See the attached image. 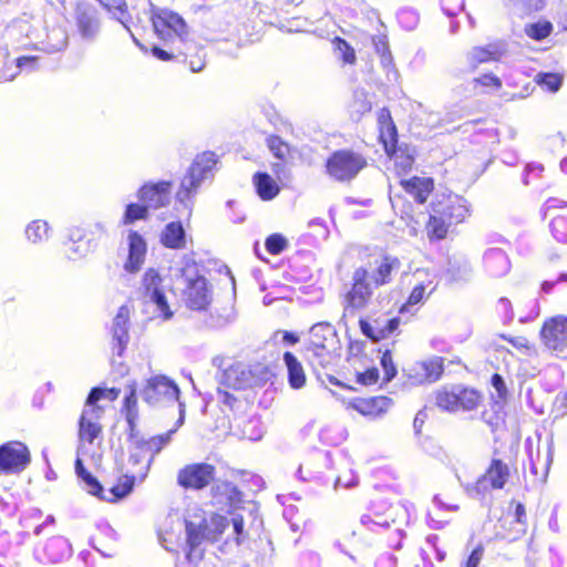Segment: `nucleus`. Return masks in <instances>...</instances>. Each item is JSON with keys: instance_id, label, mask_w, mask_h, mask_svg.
I'll return each mask as SVG.
<instances>
[{"instance_id": "1", "label": "nucleus", "mask_w": 567, "mask_h": 567, "mask_svg": "<svg viewBox=\"0 0 567 567\" xmlns=\"http://www.w3.org/2000/svg\"><path fill=\"white\" fill-rule=\"evenodd\" d=\"M470 206L466 199L458 195L449 194L434 200L427 208V219L424 231L430 243L447 238L450 228L464 223L470 217Z\"/></svg>"}, {"instance_id": "2", "label": "nucleus", "mask_w": 567, "mask_h": 567, "mask_svg": "<svg viewBox=\"0 0 567 567\" xmlns=\"http://www.w3.org/2000/svg\"><path fill=\"white\" fill-rule=\"evenodd\" d=\"M340 350V340L329 323H317L311 327L303 344L302 353L316 373L332 367Z\"/></svg>"}, {"instance_id": "3", "label": "nucleus", "mask_w": 567, "mask_h": 567, "mask_svg": "<svg viewBox=\"0 0 567 567\" xmlns=\"http://www.w3.org/2000/svg\"><path fill=\"white\" fill-rule=\"evenodd\" d=\"M379 142L388 158L393 164L396 176L403 178L412 171L415 157L406 144H399L398 127L389 107H382L377 115Z\"/></svg>"}, {"instance_id": "4", "label": "nucleus", "mask_w": 567, "mask_h": 567, "mask_svg": "<svg viewBox=\"0 0 567 567\" xmlns=\"http://www.w3.org/2000/svg\"><path fill=\"white\" fill-rule=\"evenodd\" d=\"M434 405L445 413H476L484 406L485 394L476 386L464 383L444 384L433 393Z\"/></svg>"}, {"instance_id": "5", "label": "nucleus", "mask_w": 567, "mask_h": 567, "mask_svg": "<svg viewBox=\"0 0 567 567\" xmlns=\"http://www.w3.org/2000/svg\"><path fill=\"white\" fill-rule=\"evenodd\" d=\"M228 526V518L218 513H213L209 517H204L198 523L187 520L185 523L187 561L197 564L203 560L205 549L200 546L204 543H217Z\"/></svg>"}, {"instance_id": "6", "label": "nucleus", "mask_w": 567, "mask_h": 567, "mask_svg": "<svg viewBox=\"0 0 567 567\" xmlns=\"http://www.w3.org/2000/svg\"><path fill=\"white\" fill-rule=\"evenodd\" d=\"M367 166L368 159L363 154L341 148L329 154L324 162V172L334 182L349 183Z\"/></svg>"}, {"instance_id": "7", "label": "nucleus", "mask_w": 567, "mask_h": 567, "mask_svg": "<svg viewBox=\"0 0 567 567\" xmlns=\"http://www.w3.org/2000/svg\"><path fill=\"white\" fill-rule=\"evenodd\" d=\"M172 432L173 431H169L154 435L147 440L136 441L128 456L130 468L127 474L134 476L136 481L144 480L155 455L171 441Z\"/></svg>"}, {"instance_id": "8", "label": "nucleus", "mask_w": 567, "mask_h": 567, "mask_svg": "<svg viewBox=\"0 0 567 567\" xmlns=\"http://www.w3.org/2000/svg\"><path fill=\"white\" fill-rule=\"evenodd\" d=\"M185 287L182 291L185 305L192 310H205L213 299V291L204 275L199 274L195 262H187L182 268Z\"/></svg>"}, {"instance_id": "9", "label": "nucleus", "mask_w": 567, "mask_h": 567, "mask_svg": "<svg viewBox=\"0 0 567 567\" xmlns=\"http://www.w3.org/2000/svg\"><path fill=\"white\" fill-rule=\"evenodd\" d=\"M401 267L399 257L379 250L368 254L364 264L358 268H365L369 272V281L374 288H379L391 284Z\"/></svg>"}, {"instance_id": "10", "label": "nucleus", "mask_w": 567, "mask_h": 567, "mask_svg": "<svg viewBox=\"0 0 567 567\" xmlns=\"http://www.w3.org/2000/svg\"><path fill=\"white\" fill-rule=\"evenodd\" d=\"M151 22L156 35L164 42L179 40L183 44L187 41L188 27L184 19L169 10L153 12Z\"/></svg>"}, {"instance_id": "11", "label": "nucleus", "mask_w": 567, "mask_h": 567, "mask_svg": "<svg viewBox=\"0 0 567 567\" xmlns=\"http://www.w3.org/2000/svg\"><path fill=\"white\" fill-rule=\"evenodd\" d=\"M216 472V466L207 462L188 463L178 470L176 482L185 491H203L213 484Z\"/></svg>"}, {"instance_id": "12", "label": "nucleus", "mask_w": 567, "mask_h": 567, "mask_svg": "<svg viewBox=\"0 0 567 567\" xmlns=\"http://www.w3.org/2000/svg\"><path fill=\"white\" fill-rule=\"evenodd\" d=\"M540 340L546 349L556 357L567 358V317L556 315L547 318L539 331Z\"/></svg>"}, {"instance_id": "13", "label": "nucleus", "mask_w": 567, "mask_h": 567, "mask_svg": "<svg viewBox=\"0 0 567 567\" xmlns=\"http://www.w3.org/2000/svg\"><path fill=\"white\" fill-rule=\"evenodd\" d=\"M374 286L369 281L365 268H355L352 272L350 288L342 297L346 310L357 311L368 307L373 297Z\"/></svg>"}, {"instance_id": "14", "label": "nucleus", "mask_w": 567, "mask_h": 567, "mask_svg": "<svg viewBox=\"0 0 567 567\" xmlns=\"http://www.w3.org/2000/svg\"><path fill=\"white\" fill-rule=\"evenodd\" d=\"M143 400L150 405L173 403L179 398L177 384L165 375H154L146 380L142 390Z\"/></svg>"}, {"instance_id": "15", "label": "nucleus", "mask_w": 567, "mask_h": 567, "mask_svg": "<svg viewBox=\"0 0 567 567\" xmlns=\"http://www.w3.org/2000/svg\"><path fill=\"white\" fill-rule=\"evenodd\" d=\"M31 462L30 451L19 441H9L0 445V473H20Z\"/></svg>"}, {"instance_id": "16", "label": "nucleus", "mask_w": 567, "mask_h": 567, "mask_svg": "<svg viewBox=\"0 0 567 567\" xmlns=\"http://www.w3.org/2000/svg\"><path fill=\"white\" fill-rule=\"evenodd\" d=\"M173 182L158 181L144 183L137 190V197L148 209H159L171 202Z\"/></svg>"}, {"instance_id": "17", "label": "nucleus", "mask_w": 567, "mask_h": 567, "mask_svg": "<svg viewBox=\"0 0 567 567\" xmlns=\"http://www.w3.org/2000/svg\"><path fill=\"white\" fill-rule=\"evenodd\" d=\"M445 360L434 355L416 361L410 370L408 378L414 384H431L437 382L444 374Z\"/></svg>"}, {"instance_id": "18", "label": "nucleus", "mask_w": 567, "mask_h": 567, "mask_svg": "<svg viewBox=\"0 0 567 567\" xmlns=\"http://www.w3.org/2000/svg\"><path fill=\"white\" fill-rule=\"evenodd\" d=\"M399 186L417 205H425L435 190V181L430 176H405L400 178Z\"/></svg>"}, {"instance_id": "19", "label": "nucleus", "mask_w": 567, "mask_h": 567, "mask_svg": "<svg viewBox=\"0 0 567 567\" xmlns=\"http://www.w3.org/2000/svg\"><path fill=\"white\" fill-rule=\"evenodd\" d=\"M104 413L94 409H83L78 422V439L81 443L93 444L103 435Z\"/></svg>"}, {"instance_id": "20", "label": "nucleus", "mask_w": 567, "mask_h": 567, "mask_svg": "<svg viewBox=\"0 0 567 567\" xmlns=\"http://www.w3.org/2000/svg\"><path fill=\"white\" fill-rule=\"evenodd\" d=\"M131 317V308L123 305L118 308L116 316L113 319L111 328V348L113 353L121 357L130 341L128 324Z\"/></svg>"}, {"instance_id": "21", "label": "nucleus", "mask_w": 567, "mask_h": 567, "mask_svg": "<svg viewBox=\"0 0 567 567\" xmlns=\"http://www.w3.org/2000/svg\"><path fill=\"white\" fill-rule=\"evenodd\" d=\"M546 215L550 218L549 228L559 243L567 241V203L550 198L546 203Z\"/></svg>"}, {"instance_id": "22", "label": "nucleus", "mask_w": 567, "mask_h": 567, "mask_svg": "<svg viewBox=\"0 0 567 567\" xmlns=\"http://www.w3.org/2000/svg\"><path fill=\"white\" fill-rule=\"evenodd\" d=\"M390 404L391 400L385 395L359 396L349 400L347 409L353 410L365 417L375 419L384 414L390 408Z\"/></svg>"}, {"instance_id": "23", "label": "nucleus", "mask_w": 567, "mask_h": 567, "mask_svg": "<svg viewBox=\"0 0 567 567\" xmlns=\"http://www.w3.org/2000/svg\"><path fill=\"white\" fill-rule=\"evenodd\" d=\"M400 326V318L393 317L389 319L384 324L380 321V319L375 318L371 321L361 318L359 320V327L367 338L372 340L373 342H379L384 339L391 337L395 331H398Z\"/></svg>"}, {"instance_id": "24", "label": "nucleus", "mask_w": 567, "mask_h": 567, "mask_svg": "<svg viewBox=\"0 0 567 567\" xmlns=\"http://www.w3.org/2000/svg\"><path fill=\"white\" fill-rule=\"evenodd\" d=\"M210 496L216 505L227 507L229 509L238 508L244 499L239 488L228 481H219L210 488Z\"/></svg>"}, {"instance_id": "25", "label": "nucleus", "mask_w": 567, "mask_h": 567, "mask_svg": "<svg viewBox=\"0 0 567 567\" xmlns=\"http://www.w3.org/2000/svg\"><path fill=\"white\" fill-rule=\"evenodd\" d=\"M509 477V466L501 458H493L484 474L478 478L477 485H484V488L502 489Z\"/></svg>"}, {"instance_id": "26", "label": "nucleus", "mask_w": 567, "mask_h": 567, "mask_svg": "<svg viewBox=\"0 0 567 567\" xmlns=\"http://www.w3.org/2000/svg\"><path fill=\"white\" fill-rule=\"evenodd\" d=\"M266 145L279 162L272 164V171L275 175L279 178L280 174L284 173L285 166L292 159L293 157V148L289 143L284 141L279 135L272 134L267 137Z\"/></svg>"}, {"instance_id": "27", "label": "nucleus", "mask_w": 567, "mask_h": 567, "mask_svg": "<svg viewBox=\"0 0 567 567\" xmlns=\"http://www.w3.org/2000/svg\"><path fill=\"white\" fill-rule=\"evenodd\" d=\"M146 255V243L144 238L135 230L128 233V256L124 268L128 272H136L144 264Z\"/></svg>"}, {"instance_id": "28", "label": "nucleus", "mask_w": 567, "mask_h": 567, "mask_svg": "<svg viewBox=\"0 0 567 567\" xmlns=\"http://www.w3.org/2000/svg\"><path fill=\"white\" fill-rule=\"evenodd\" d=\"M251 182L256 194L264 202L272 200L281 190L278 182L267 172H256Z\"/></svg>"}, {"instance_id": "29", "label": "nucleus", "mask_w": 567, "mask_h": 567, "mask_svg": "<svg viewBox=\"0 0 567 567\" xmlns=\"http://www.w3.org/2000/svg\"><path fill=\"white\" fill-rule=\"evenodd\" d=\"M506 50L501 43L474 47L470 54V64L473 69L488 62H497L505 54Z\"/></svg>"}, {"instance_id": "30", "label": "nucleus", "mask_w": 567, "mask_h": 567, "mask_svg": "<svg viewBox=\"0 0 567 567\" xmlns=\"http://www.w3.org/2000/svg\"><path fill=\"white\" fill-rule=\"evenodd\" d=\"M181 59L178 62L184 63L192 72H200L205 68V58L203 49L193 41H186L178 47Z\"/></svg>"}, {"instance_id": "31", "label": "nucleus", "mask_w": 567, "mask_h": 567, "mask_svg": "<svg viewBox=\"0 0 567 567\" xmlns=\"http://www.w3.org/2000/svg\"><path fill=\"white\" fill-rule=\"evenodd\" d=\"M282 359L287 367L288 383L290 388L295 390L303 388L307 382V375L302 363L292 352L289 351L284 353Z\"/></svg>"}, {"instance_id": "32", "label": "nucleus", "mask_w": 567, "mask_h": 567, "mask_svg": "<svg viewBox=\"0 0 567 567\" xmlns=\"http://www.w3.org/2000/svg\"><path fill=\"white\" fill-rule=\"evenodd\" d=\"M161 244L169 249H183L186 246V233L181 221H171L164 227Z\"/></svg>"}, {"instance_id": "33", "label": "nucleus", "mask_w": 567, "mask_h": 567, "mask_svg": "<svg viewBox=\"0 0 567 567\" xmlns=\"http://www.w3.org/2000/svg\"><path fill=\"white\" fill-rule=\"evenodd\" d=\"M204 177L197 173L196 166H189L177 190V199L183 203L190 200L197 193Z\"/></svg>"}, {"instance_id": "34", "label": "nucleus", "mask_w": 567, "mask_h": 567, "mask_svg": "<svg viewBox=\"0 0 567 567\" xmlns=\"http://www.w3.org/2000/svg\"><path fill=\"white\" fill-rule=\"evenodd\" d=\"M164 291L163 278L154 268H148L143 274L140 287V298L145 301L151 297Z\"/></svg>"}, {"instance_id": "35", "label": "nucleus", "mask_w": 567, "mask_h": 567, "mask_svg": "<svg viewBox=\"0 0 567 567\" xmlns=\"http://www.w3.org/2000/svg\"><path fill=\"white\" fill-rule=\"evenodd\" d=\"M128 392L125 395L122 404V413L128 424L130 431L133 432L138 417V399L135 382L127 385Z\"/></svg>"}, {"instance_id": "36", "label": "nucleus", "mask_w": 567, "mask_h": 567, "mask_svg": "<svg viewBox=\"0 0 567 567\" xmlns=\"http://www.w3.org/2000/svg\"><path fill=\"white\" fill-rule=\"evenodd\" d=\"M135 482L136 480L134 476H131L127 473L121 475L116 480L115 484L109 489V495L103 493L101 499L114 503L124 498L133 491Z\"/></svg>"}, {"instance_id": "37", "label": "nucleus", "mask_w": 567, "mask_h": 567, "mask_svg": "<svg viewBox=\"0 0 567 567\" xmlns=\"http://www.w3.org/2000/svg\"><path fill=\"white\" fill-rule=\"evenodd\" d=\"M75 472L78 477L83 483V488L89 494L101 498L104 492L103 486L101 485L99 480L84 467L82 460L79 457L75 460Z\"/></svg>"}, {"instance_id": "38", "label": "nucleus", "mask_w": 567, "mask_h": 567, "mask_svg": "<svg viewBox=\"0 0 567 567\" xmlns=\"http://www.w3.org/2000/svg\"><path fill=\"white\" fill-rule=\"evenodd\" d=\"M76 25L80 32L85 37H91L96 29V19L94 12L89 8L78 7Z\"/></svg>"}, {"instance_id": "39", "label": "nucleus", "mask_w": 567, "mask_h": 567, "mask_svg": "<svg viewBox=\"0 0 567 567\" xmlns=\"http://www.w3.org/2000/svg\"><path fill=\"white\" fill-rule=\"evenodd\" d=\"M553 30V23L547 20H539L537 22L526 24L524 28L525 34L535 41H542L548 38Z\"/></svg>"}, {"instance_id": "40", "label": "nucleus", "mask_w": 567, "mask_h": 567, "mask_svg": "<svg viewBox=\"0 0 567 567\" xmlns=\"http://www.w3.org/2000/svg\"><path fill=\"white\" fill-rule=\"evenodd\" d=\"M331 43L334 52H337L340 55V59L343 64H355V51L347 40L337 35L331 40Z\"/></svg>"}, {"instance_id": "41", "label": "nucleus", "mask_w": 567, "mask_h": 567, "mask_svg": "<svg viewBox=\"0 0 567 567\" xmlns=\"http://www.w3.org/2000/svg\"><path fill=\"white\" fill-rule=\"evenodd\" d=\"M148 207L143 203H131L126 205L121 223L126 226L137 220H145L148 218Z\"/></svg>"}, {"instance_id": "42", "label": "nucleus", "mask_w": 567, "mask_h": 567, "mask_svg": "<svg viewBox=\"0 0 567 567\" xmlns=\"http://www.w3.org/2000/svg\"><path fill=\"white\" fill-rule=\"evenodd\" d=\"M535 82L549 92H557L563 83V76L554 72H540L535 76Z\"/></svg>"}, {"instance_id": "43", "label": "nucleus", "mask_w": 567, "mask_h": 567, "mask_svg": "<svg viewBox=\"0 0 567 567\" xmlns=\"http://www.w3.org/2000/svg\"><path fill=\"white\" fill-rule=\"evenodd\" d=\"M361 524L368 529L373 530L381 536L385 532H390V523L386 518L382 519L378 514H365L361 517Z\"/></svg>"}, {"instance_id": "44", "label": "nucleus", "mask_w": 567, "mask_h": 567, "mask_svg": "<svg viewBox=\"0 0 567 567\" xmlns=\"http://www.w3.org/2000/svg\"><path fill=\"white\" fill-rule=\"evenodd\" d=\"M27 238L32 243H39L48 238L49 227L43 220L31 221L25 229Z\"/></svg>"}, {"instance_id": "45", "label": "nucleus", "mask_w": 567, "mask_h": 567, "mask_svg": "<svg viewBox=\"0 0 567 567\" xmlns=\"http://www.w3.org/2000/svg\"><path fill=\"white\" fill-rule=\"evenodd\" d=\"M145 303L152 302L156 305V308L158 310V317L166 321L173 318L174 312L171 310L169 303L167 301V298L165 296V291H162L153 297H151L148 300L144 301Z\"/></svg>"}, {"instance_id": "46", "label": "nucleus", "mask_w": 567, "mask_h": 567, "mask_svg": "<svg viewBox=\"0 0 567 567\" xmlns=\"http://www.w3.org/2000/svg\"><path fill=\"white\" fill-rule=\"evenodd\" d=\"M217 163V158L214 152H203L199 154L190 166L197 167V173L205 176Z\"/></svg>"}, {"instance_id": "47", "label": "nucleus", "mask_w": 567, "mask_h": 567, "mask_svg": "<svg viewBox=\"0 0 567 567\" xmlns=\"http://www.w3.org/2000/svg\"><path fill=\"white\" fill-rule=\"evenodd\" d=\"M425 286L424 284H417L411 290L406 301L400 307L399 313L409 311L410 307L421 303L425 299Z\"/></svg>"}, {"instance_id": "48", "label": "nucleus", "mask_w": 567, "mask_h": 567, "mask_svg": "<svg viewBox=\"0 0 567 567\" xmlns=\"http://www.w3.org/2000/svg\"><path fill=\"white\" fill-rule=\"evenodd\" d=\"M502 340L507 341L511 343L516 350H518L520 353L529 354L535 350L534 344L530 342V340L524 336H507V334H499L498 336Z\"/></svg>"}, {"instance_id": "49", "label": "nucleus", "mask_w": 567, "mask_h": 567, "mask_svg": "<svg viewBox=\"0 0 567 567\" xmlns=\"http://www.w3.org/2000/svg\"><path fill=\"white\" fill-rule=\"evenodd\" d=\"M380 363L383 369V381L390 382L398 373L391 350H385L382 353Z\"/></svg>"}, {"instance_id": "50", "label": "nucleus", "mask_w": 567, "mask_h": 567, "mask_svg": "<svg viewBox=\"0 0 567 567\" xmlns=\"http://www.w3.org/2000/svg\"><path fill=\"white\" fill-rule=\"evenodd\" d=\"M265 247L270 255H279L288 247V243L281 234H272L266 238Z\"/></svg>"}, {"instance_id": "51", "label": "nucleus", "mask_w": 567, "mask_h": 567, "mask_svg": "<svg viewBox=\"0 0 567 567\" xmlns=\"http://www.w3.org/2000/svg\"><path fill=\"white\" fill-rule=\"evenodd\" d=\"M492 408H497V411L493 414H488L487 411H483L481 417L488 426L492 427V430H496L499 425L505 423V413L497 403H494Z\"/></svg>"}, {"instance_id": "52", "label": "nucleus", "mask_w": 567, "mask_h": 567, "mask_svg": "<svg viewBox=\"0 0 567 567\" xmlns=\"http://www.w3.org/2000/svg\"><path fill=\"white\" fill-rule=\"evenodd\" d=\"M475 86L499 90L503 85L502 80L494 73H484L473 80Z\"/></svg>"}, {"instance_id": "53", "label": "nucleus", "mask_w": 567, "mask_h": 567, "mask_svg": "<svg viewBox=\"0 0 567 567\" xmlns=\"http://www.w3.org/2000/svg\"><path fill=\"white\" fill-rule=\"evenodd\" d=\"M105 395V390L101 388H92L84 403L83 409H94L99 412H105L104 408L97 402Z\"/></svg>"}, {"instance_id": "54", "label": "nucleus", "mask_w": 567, "mask_h": 567, "mask_svg": "<svg viewBox=\"0 0 567 567\" xmlns=\"http://www.w3.org/2000/svg\"><path fill=\"white\" fill-rule=\"evenodd\" d=\"M355 381L361 385H373L379 381V370L375 367H372L363 372H358Z\"/></svg>"}, {"instance_id": "55", "label": "nucleus", "mask_w": 567, "mask_h": 567, "mask_svg": "<svg viewBox=\"0 0 567 567\" xmlns=\"http://www.w3.org/2000/svg\"><path fill=\"white\" fill-rule=\"evenodd\" d=\"M151 52L153 53V55L156 59L164 61V62L172 61V60L177 61V59H181V54H178V48H174V49H171V51H166L157 45H154L151 49Z\"/></svg>"}, {"instance_id": "56", "label": "nucleus", "mask_w": 567, "mask_h": 567, "mask_svg": "<svg viewBox=\"0 0 567 567\" xmlns=\"http://www.w3.org/2000/svg\"><path fill=\"white\" fill-rule=\"evenodd\" d=\"M231 523H233V528H234V533H235L234 540L237 545H240L246 537L245 519H244L243 515H236L235 517H233Z\"/></svg>"}, {"instance_id": "57", "label": "nucleus", "mask_w": 567, "mask_h": 567, "mask_svg": "<svg viewBox=\"0 0 567 567\" xmlns=\"http://www.w3.org/2000/svg\"><path fill=\"white\" fill-rule=\"evenodd\" d=\"M372 42H373V47H374L375 52L381 58H389L390 56L389 42H388V39H386L385 35H383V34L375 35V37H373Z\"/></svg>"}, {"instance_id": "58", "label": "nucleus", "mask_w": 567, "mask_h": 567, "mask_svg": "<svg viewBox=\"0 0 567 567\" xmlns=\"http://www.w3.org/2000/svg\"><path fill=\"white\" fill-rule=\"evenodd\" d=\"M491 384L497 392V395L502 400H506L508 396V390L503 377L499 373H494L491 378Z\"/></svg>"}, {"instance_id": "59", "label": "nucleus", "mask_w": 567, "mask_h": 567, "mask_svg": "<svg viewBox=\"0 0 567 567\" xmlns=\"http://www.w3.org/2000/svg\"><path fill=\"white\" fill-rule=\"evenodd\" d=\"M484 548L482 545L475 547L466 559L465 567H477L482 560Z\"/></svg>"}, {"instance_id": "60", "label": "nucleus", "mask_w": 567, "mask_h": 567, "mask_svg": "<svg viewBox=\"0 0 567 567\" xmlns=\"http://www.w3.org/2000/svg\"><path fill=\"white\" fill-rule=\"evenodd\" d=\"M564 281H567V274L566 272H561L559 274V276L557 278H553V279H546L542 282V290L545 292V293H549L551 292L554 286L558 282H564Z\"/></svg>"}, {"instance_id": "61", "label": "nucleus", "mask_w": 567, "mask_h": 567, "mask_svg": "<svg viewBox=\"0 0 567 567\" xmlns=\"http://www.w3.org/2000/svg\"><path fill=\"white\" fill-rule=\"evenodd\" d=\"M514 517L517 523L526 525V523H527L526 509H525L524 504H522L520 502L514 503Z\"/></svg>"}, {"instance_id": "62", "label": "nucleus", "mask_w": 567, "mask_h": 567, "mask_svg": "<svg viewBox=\"0 0 567 567\" xmlns=\"http://www.w3.org/2000/svg\"><path fill=\"white\" fill-rule=\"evenodd\" d=\"M221 402L230 408L237 402V399L227 391H218Z\"/></svg>"}, {"instance_id": "63", "label": "nucleus", "mask_w": 567, "mask_h": 567, "mask_svg": "<svg viewBox=\"0 0 567 567\" xmlns=\"http://www.w3.org/2000/svg\"><path fill=\"white\" fill-rule=\"evenodd\" d=\"M282 340L284 342H286L287 344H296L299 342V337L298 334L293 333V332H290V331H284L282 333Z\"/></svg>"}, {"instance_id": "64", "label": "nucleus", "mask_w": 567, "mask_h": 567, "mask_svg": "<svg viewBox=\"0 0 567 567\" xmlns=\"http://www.w3.org/2000/svg\"><path fill=\"white\" fill-rule=\"evenodd\" d=\"M555 403L557 406L563 410L564 412H567V391L557 395Z\"/></svg>"}]
</instances>
